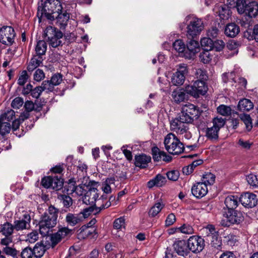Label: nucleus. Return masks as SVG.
<instances>
[{
	"label": "nucleus",
	"mask_w": 258,
	"mask_h": 258,
	"mask_svg": "<svg viewBox=\"0 0 258 258\" xmlns=\"http://www.w3.org/2000/svg\"><path fill=\"white\" fill-rule=\"evenodd\" d=\"M15 118V112L12 109H9L0 116V121H5L9 122L13 120Z\"/></svg>",
	"instance_id": "c03bdc74"
},
{
	"label": "nucleus",
	"mask_w": 258,
	"mask_h": 258,
	"mask_svg": "<svg viewBox=\"0 0 258 258\" xmlns=\"http://www.w3.org/2000/svg\"><path fill=\"white\" fill-rule=\"evenodd\" d=\"M58 198L62 202L63 206L66 208H69L73 204V200L72 198L66 195H60Z\"/></svg>",
	"instance_id": "09e8293b"
},
{
	"label": "nucleus",
	"mask_w": 258,
	"mask_h": 258,
	"mask_svg": "<svg viewBox=\"0 0 258 258\" xmlns=\"http://www.w3.org/2000/svg\"><path fill=\"white\" fill-rule=\"evenodd\" d=\"M100 201L101 202V204L99 206H97L96 209L98 211L96 212V213H100L102 210L109 208L111 205L110 201H104L103 196H102V199H98V202Z\"/></svg>",
	"instance_id": "13d9d810"
},
{
	"label": "nucleus",
	"mask_w": 258,
	"mask_h": 258,
	"mask_svg": "<svg viewBox=\"0 0 258 258\" xmlns=\"http://www.w3.org/2000/svg\"><path fill=\"white\" fill-rule=\"evenodd\" d=\"M164 207V204L162 202L155 203L149 210V216L151 218L156 217Z\"/></svg>",
	"instance_id": "473e14b6"
},
{
	"label": "nucleus",
	"mask_w": 258,
	"mask_h": 258,
	"mask_svg": "<svg viewBox=\"0 0 258 258\" xmlns=\"http://www.w3.org/2000/svg\"><path fill=\"white\" fill-rule=\"evenodd\" d=\"M187 244L189 251L195 253H199L205 246V239L201 236L194 235L188 238Z\"/></svg>",
	"instance_id": "9b49d317"
},
{
	"label": "nucleus",
	"mask_w": 258,
	"mask_h": 258,
	"mask_svg": "<svg viewBox=\"0 0 258 258\" xmlns=\"http://www.w3.org/2000/svg\"><path fill=\"white\" fill-rule=\"evenodd\" d=\"M151 157L146 155H140L135 156V165L141 168H146L151 161Z\"/></svg>",
	"instance_id": "393cba45"
},
{
	"label": "nucleus",
	"mask_w": 258,
	"mask_h": 258,
	"mask_svg": "<svg viewBox=\"0 0 258 258\" xmlns=\"http://www.w3.org/2000/svg\"><path fill=\"white\" fill-rule=\"evenodd\" d=\"M29 78V76L26 71H22L21 75L20 76L18 80V84L20 86L24 85Z\"/></svg>",
	"instance_id": "338daca9"
},
{
	"label": "nucleus",
	"mask_w": 258,
	"mask_h": 258,
	"mask_svg": "<svg viewBox=\"0 0 258 258\" xmlns=\"http://www.w3.org/2000/svg\"><path fill=\"white\" fill-rule=\"evenodd\" d=\"M166 181L167 180L165 176L158 174L154 178L148 182L147 185L149 188H151L155 186L162 187L166 184Z\"/></svg>",
	"instance_id": "4be33fe9"
},
{
	"label": "nucleus",
	"mask_w": 258,
	"mask_h": 258,
	"mask_svg": "<svg viewBox=\"0 0 258 258\" xmlns=\"http://www.w3.org/2000/svg\"><path fill=\"white\" fill-rule=\"evenodd\" d=\"M218 113L223 116H228L231 114V109L230 107L225 105H220L217 108Z\"/></svg>",
	"instance_id": "8fccbe9b"
},
{
	"label": "nucleus",
	"mask_w": 258,
	"mask_h": 258,
	"mask_svg": "<svg viewBox=\"0 0 258 258\" xmlns=\"http://www.w3.org/2000/svg\"><path fill=\"white\" fill-rule=\"evenodd\" d=\"M174 101L176 103H180L185 98V94L180 90H174L171 94Z\"/></svg>",
	"instance_id": "a19ab883"
},
{
	"label": "nucleus",
	"mask_w": 258,
	"mask_h": 258,
	"mask_svg": "<svg viewBox=\"0 0 258 258\" xmlns=\"http://www.w3.org/2000/svg\"><path fill=\"white\" fill-rule=\"evenodd\" d=\"M215 180V176L211 172H207L203 175L202 182L205 183L207 186L208 185H213Z\"/></svg>",
	"instance_id": "79ce46f5"
},
{
	"label": "nucleus",
	"mask_w": 258,
	"mask_h": 258,
	"mask_svg": "<svg viewBox=\"0 0 258 258\" xmlns=\"http://www.w3.org/2000/svg\"><path fill=\"white\" fill-rule=\"evenodd\" d=\"M22 258H33L35 257L32 248L27 246L24 248L20 254Z\"/></svg>",
	"instance_id": "864d4df0"
},
{
	"label": "nucleus",
	"mask_w": 258,
	"mask_h": 258,
	"mask_svg": "<svg viewBox=\"0 0 258 258\" xmlns=\"http://www.w3.org/2000/svg\"><path fill=\"white\" fill-rule=\"evenodd\" d=\"M11 128L10 123L7 121H0V134L2 135L9 133Z\"/></svg>",
	"instance_id": "3c124183"
},
{
	"label": "nucleus",
	"mask_w": 258,
	"mask_h": 258,
	"mask_svg": "<svg viewBox=\"0 0 258 258\" xmlns=\"http://www.w3.org/2000/svg\"><path fill=\"white\" fill-rule=\"evenodd\" d=\"M31 218L29 214H25L22 219L15 220L13 227L16 231L23 230L30 227Z\"/></svg>",
	"instance_id": "a211bd4d"
},
{
	"label": "nucleus",
	"mask_w": 258,
	"mask_h": 258,
	"mask_svg": "<svg viewBox=\"0 0 258 258\" xmlns=\"http://www.w3.org/2000/svg\"><path fill=\"white\" fill-rule=\"evenodd\" d=\"M197 38H187L185 54H183V57L190 59L194 57L200 49V45Z\"/></svg>",
	"instance_id": "f8f14e48"
},
{
	"label": "nucleus",
	"mask_w": 258,
	"mask_h": 258,
	"mask_svg": "<svg viewBox=\"0 0 258 258\" xmlns=\"http://www.w3.org/2000/svg\"><path fill=\"white\" fill-rule=\"evenodd\" d=\"M16 33L11 26H4L0 29V42L3 44L11 46L14 43Z\"/></svg>",
	"instance_id": "1a4fd4ad"
},
{
	"label": "nucleus",
	"mask_w": 258,
	"mask_h": 258,
	"mask_svg": "<svg viewBox=\"0 0 258 258\" xmlns=\"http://www.w3.org/2000/svg\"><path fill=\"white\" fill-rule=\"evenodd\" d=\"M58 212V209L51 205L42 215L39 222V231L42 235H47L56 226Z\"/></svg>",
	"instance_id": "f257e3e1"
},
{
	"label": "nucleus",
	"mask_w": 258,
	"mask_h": 258,
	"mask_svg": "<svg viewBox=\"0 0 258 258\" xmlns=\"http://www.w3.org/2000/svg\"><path fill=\"white\" fill-rule=\"evenodd\" d=\"M240 119L244 123L246 128L249 131L252 128V121L251 117L249 114L242 113L239 115Z\"/></svg>",
	"instance_id": "37998d69"
},
{
	"label": "nucleus",
	"mask_w": 258,
	"mask_h": 258,
	"mask_svg": "<svg viewBox=\"0 0 258 258\" xmlns=\"http://www.w3.org/2000/svg\"><path fill=\"white\" fill-rule=\"evenodd\" d=\"M246 180L251 186H258V178L255 175L250 174L246 177Z\"/></svg>",
	"instance_id": "0e129e2a"
},
{
	"label": "nucleus",
	"mask_w": 258,
	"mask_h": 258,
	"mask_svg": "<svg viewBox=\"0 0 258 258\" xmlns=\"http://www.w3.org/2000/svg\"><path fill=\"white\" fill-rule=\"evenodd\" d=\"M199 111L197 107L192 104L184 105L179 117L182 121H184L186 124L192 123L195 118L199 116Z\"/></svg>",
	"instance_id": "423d86ee"
},
{
	"label": "nucleus",
	"mask_w": 258,
	"mask_h": 258,
	"mask_svg": "<svg viewBox=\"0 0 258 258\" xmlns=\"http://www.w3.org/2000/svg\"><path fill=\"white\" fill-rule=\"evenodd\" d=\"M55 19L56 20V24L60 29H64L67 25L68 22L70 19V14L66 11L64 12L61 11L56 14Z\"/></svg>",
	"instance_id": "412c9836"
},
{
	"label": "nucleus",
	"mask_w": 258,
	"mask_h": 258,
	"mask_svg": "<svg viewBox=\"0 0 258 258\" xmlns=\"http://www.w3.org/2000/svg\"><path fill=\"white\" fill-rule=\"evenodd\" d=\"M177 229L179 232L184 234H192L194 233L192 226L188 224H183L181 227L178 228Z\"/></svg>",
	"instance_id": "4d7b16f0"
},
{
	"label": "nucleus",
	"mask_w": 258,
	"mask_h": 258,
	"mask_svg": "<svg viewBox=\"0 0 258 258\" xmlns=\"http://www.w3.org/2000/svg\"><path fill=\"white\" fill-rule=\"evenodd\" d=\"M194 84L197 90L198 97L200 95H204L207 93L208 87L206 85L205 82L201 80H197L194 82Z\"/></svg>",
	"instance_id": "f704fd0d"
},
{
	"label": "nucleus",
	"mask_w": 258,
	"mask_h": 258,
	"mask_svg": "<svg viewBox=\"0 0 258 258\" xmlns=\"http://www.w3.org/2000/svg\"><path fill=\"white\" fill-rule=\"evenodd\" d=\"M204 232H205V237L207 240V238H210L217 231L216 229L213 225H207L204 229Z\"/></svg>",
	"instance_id": "5fc2aeb1"
},
{
	"label": "nucleus",
	"mask_w": 258,
	"mask_h": 258,
	"mask_svg": "<svg viewBox=\"0 0 258 258\" xmlns=\"http://www.w3.org/2000/svg\"><path fill=\"white\" fill-rule=\"evenodd\" d=\"M97 206H92L90 205V206L84 209L83 211L79 213V214L81 215L82 216L81 217V219L82 221L85 219L88 218L92 213H93L94 215L98 214L99 213H96L98 210H97Z\"/></svg>",
	"instance_id": "4c0bfd02"
},
{
	"label": "nucleus",
	"mask_w": 258,
	"mask_h": 258,
	"mask_svg": "<svg viewBox=\"0 0 258 258\" xmlns=\"http://www.w3.org/2000/svg\"><path fill=\"white\" fill-rule=\"evenodd\" d=\"M201 46L204 47V50H211L213 48V41L210 37H205L201 40Z\"/></svg>",
	"instance_id": "de8ad7c7"
},
{
	"label": "nucleus",
	"mask_w": 258,
	"mask_h": 258,
	"mask_svg": "<svg viewBox=\"0 0 258 258\" xmlns=\"http://www.w3.org/2000/svg\"><path fill=\"white\" fill-rule=\"evenodd\" d=\"M223 80L225 83L228 82H233L236 83L237 81L235 80V74L234 72L230 73H226L223 75Z\"/></svg>",
	"instance_id": "bf43d9fd"
},
{
	"label": "nucleus",
	"mask_w": 258,
	"mask_h": 258,
	"mask_svg": "<svg viewBox=\"0 0 258 258\" xmlns=\"http://www.w3.org/2000/svg\"><path fill=\"white\" fill-rule=\"evenodd\" d=\"M239 202V198L236 196L229 195L225 199L224 204L228 209V211L235 210Z\"/></svg>",
	"instance_id": "b1692460"
},
{
	"label": "nucleus",
	"mask_w": 258,
	"mask_h": 258,
	"mask_svg": "<svg viewBox=\"0 0 258 258\" xmlns=\"http://www.w3.org/2000/svg\"><path fill=\"white\" fill-rule=\"evenodd\" d=\"M164 144L166 150L169 153L176 155L183 152L184 146L176 136L173 133H169L165 137Z\"/></svg>",
	"instance_id": "20e7f679"
},
{
	"label": "nucleus",
	"mask_w": 258,
	"mask_h": 258,
	"mask_svg": "<svg viewBox=\"0 0 258 258\" xmlns=\"http://www.w3.org/2000/svg\"><path fill=\"white\" fill-rule=\"evenodd\" d=\"M216 9L218 10V16L222 20L225 21L229 19L231 15L230 10L228 6L226 5H221L217 6Z\"/></svg>",
	"instance_id": "7c9ffc66"
},
{
	"label": "nucleus",
	"mask_w": 258,
	"mask_h": 258,
	"mask_svg": "<svg viewBox=\"0 0 258 258\" xmlns=\"http://www.w3.org/2000/svg\"><path fill=\"white\" fill-rule=\"evenodd\" d=\"M219 33V30L216 26L211 27L207 32V35L211 38H216Z\"/></svg>",
	"instance_id": "69168bd1"
},
{
	"label": "nucleus",
	"mask_w": 258,
	"mask_h": 258,
	"mask_svg": "<svg viewBox=\"0 0 258 258\" xmlns=\"http://www.w3.org/2000/svg\"><path fill=\"white\" fill-rule=\"evenodd\" d=\"M166 175L169 180L176 181L179 176V172L177 170L169 171L166 173Z\"/></svg>",
	"instance_id": "680f3d73"
},
{
	"label": "nucleus",
	"mask_w": 258,
	"mask_h": 258,
	"mask_svg": "<svg viewBox=\"0 0 258 258\" xmlns=\"http://www.w3.org/2000/svg\"><path fill=\"white\" fill-rule=\"evenodd\" d=\"M87 166L84 163L82 162H79L78 165H77V174L79 176L78 177V181L80 180L83 183V181H82V179L85 180L86 178H87Z\"/></svg>",
	"instance_id": "c85d7f7f"
},
{
	"label": "nucleus",
	"mask_w": 258,
	"mask_h": 258,
	"mask_svg": "<svg viewBox=\"0 0 258 258\" xmlns=\"http://www.w3.org/2000/svg\"><path fill=\"white\" fill-rule=\"evenodd\" d=\"M206 240L210 242L212 246L217 248L220 247L222 243L220 238L219 237L218 231H216L215 233L210 238H207Z\"/></svg>",
	"instance_id": "58836bf2"
},
{
	"label": "nucleus",
	"mask_w": 258,
	"mask_h": 258,
	"mask_svg": "<svg viewBox=\"0 0 258 258\" xmlns=\"http://www.w3.org/2000/svg\"><path fill=\"white\" fill-rule=\"evenodd\" d=\"M173 247L179 255L185 257L189 253L187 243L184 240H176L173 244Z\"/></svg>",
	"instance_id": "dca6fc26"
},
{
	"label": "nucleus",
	"mask_w": 258,
	"mask_h": 258,
	"mask_svg": "<svg viewBox=\"0 0 258 258\" xmlns=\"http://www.w3.org/2000/svg\"><path fill=\"white\" fill-rule=\"evenodd\" d=\"M170 130L177 135H182L185 139L190 138L191 135L188 131V127L184 121H182L178 117L170 121Z\"/></svg>",
	"instance_id": "0eeeda50"
},
{
	"label": "nucleus",
	"mask_w": 258,
	"mask_h": 258,
	"mask_svg": "<svg viewBox=\"0 0 258 258\" xmlns=\"http://www.w3.org/2000/svg\"><path fill=\"white\" fill-rule=\"evenodd\" d=\"M2 252L8 255H10L14 257L18 253V251L15 248L9 246L4 247L2 249Z\"/></svg>",
	"instance_id": "e2e57ef3"
},
{
	"label": "nucleus",
	"mask_w": 258,
	"mask_h": 258,
	"mask_svg": "<svg viewBox=\"0 0 258 258\" xmlns=\"http://www.w3.org/2000/svg\"><path fill=\"white\" fill-rule=\"evenodd\" d=\"M81 216V215L78 214L68 213L66 217V221L68 225L74 226L77 224L83 221Z\"/></svg>",
	"instance_id": "cd10ccee"
},
{
	"label": "nucleus",
	"mask_w": 258,
	"mask_h": 258,
	"mask_svg": "<svg viewBox=\"0 0 258 258\" xmlns=\"http://www.w3.org/2000/svg\"><path fill=\"white\" fill-rule=\"evenodd\" d=\"M253 107V105L252 102L246 98L241 99L238 104V109L240 111H248Z\"/></svg>",
	"instance_id": "c756f323"
},
{
	"label": "nucleus",
	"mask_w": 258,
	"mask_h": 258,
	"mask_svg": "<svg viewBox=\"0 0 258 258\" xmlns=\"http://www.w3.org/2000/svg\"><path fill=\"white\" fill-rule=\"evenodd\" d=\"M213 126L206 130L205 136L210 140H217L218 138L219 130L225 123V120L222 117H215L213 119Z\"/></svg>",
	"instance_id": "6e6552de"
},
{
	"label": "nucleus",
	"mask_w": 258,
	"mask_h": 258,
	"mask_svg": "<svg viewBox=\"0 0 258 258\" xmlns=\"http://www.w3.org/2000/svg\"><path fill=\"white\" fill-rule=\"evenodd\" d=\"M212 56L213 55L211 54L209 50H203L199 55L201 61L204 63H209L212 59Z\"/></svg>",
	"instance_id": "a18cd8bd"
},
{
	"label": "nucleus",
	"mask_w": 258,
	"mask_h": 258,
	"mask_svg": "<svg viewBox=\"0 0 258 258\" xmlns=\"http://www.w3.org/2000/svg\"><path fill=\"white\" fill-rule=\"evenodd\" d=\"M46 50V43L44 40H39L35 47V55L42 57V55H45Z\"/></svg>",
	"instance_id": "c9c22d12"
},
{
	"label": "nucleus",
	"mask_w": 258,
	"mask_h": 258,
	"mask_svg": "<svg viewBox=\"0 0 258 258\" xmlns=\"http://www.w3.org/2000/svg\"><path fill=\"white\" fill-rule=\"evenodd\" d=\"M152 157L154 161L159 162L163 160L166 162H170L171 160V157L167 155V154L155 147H153L152 149Z\"/></svg>",
	"instance_id": "6ab92c4d"
},
{
	"label": "nucleus",
	"mask_w": 258,
	"mask_h": 258,
	"mask_svg": "<svg viewBox=\"0 0 258 258\" xmlns=\"http://www.w3.org/2000/svg\"><path fill=\"white\" fill-rule=\"evenodd\" d=\"M24 103L23 99L21 97H18L15 98L11 103V106L13 108L19 109L21 107Z\"/></svg>",
	"instance_id": "774afa93"
},
{
	"label": "nucleus",
	"mask_w": 258,
	"mask_h": 258,
	"mask_svg": "<svg viewBox=\"0 0 258 258\" xmlns=\"http://www.w3.org/2000/svg\"><path fill=\"white\" fill-rule=\"evenodd\" d=\"M248 0H236V7L237 11L239 14H243L245 12V10L247 7Z\"/></svg>",
	"instance_id": "49530a36"
},
{
	"label": "nucleus",
	"mask_w": 258,
	"mask_h": 258,
	"mask_svg": "<svg viewBox=\"0 0 258 258\" xmlns=\"http://www.w3.org/2000/svg\"><path fill=\"white\" fill-rule=\"evenodd\" d=\"M184 22L186 25L187 38H197L204 29V24L202 19L194 15L187 16Z\"/></svg>",
	"instance_id": "7ed1b4c3"
},
{
	"label": "nucleus",
	"mask_w": 258,
	"mask_h": 258,
	"mask_svg": "<svg viewBox=\"0 0 258 258\" xmlns=\"http://www.w3.org/2000/svg\"><path fill=\"white\" fill-rule=\"evenodd\" d=\"M71 232V230L66 227L59 229L57 232L54 233L50 236V246L54 247L57 244L61 239L64 238Z\"/></svg>",
	"instance_id": "2eb2a0df"
},
{
	"label": "nucleus",
	"mask_w": 258,
	"mask_h": 258,
	"mask_svg": "<svg viewBox=\"0 0 258 258\" xmlns=\"http://www.w3.org/2000/svg\"><path fill=\"white\" fill-rule=\"evenodd\" d=\"M173 47L177 51L179 55L183 57V54H185L186 46L183 41L181 39L176 40L173 44Z\"/></svg>",
	"instance_id": "72a5a7b5"
},
{
	"label": "nucleus",
	"mask_w": 258,
	"mask_h": 258,
	"mask_svg": "<svg viewBox=\"0 0 258 258\" xmlns=\"http://www.w3.org/2000/svg\"><path fill=\"white\" fill-rule=\"evenodd\" d=\"M55 86L49 80L44 81L41 85L43 91H46L47 92H52L54 90Z\"/></svg>",
	"instance_id": "052dcab7"
},
{
	"label": "nucleus",
	"mask_w": 258,
	"mask_h": 258,
	"mask_svg": "<svg viewBox=\"0 0 258 258\" xmlns=\"http://www.w3.org/2000/svg\"><path fill=\"white\" fill-rule=\"evenodd\" d=\"M43 59L42 56L38 55H34L30 59L28 66L27 70L29 72H31L38 67L42 64Z\"/></svg>",
	"instance_id": "a878e982"
},
{
	"label": "nucleus",
	"mask_w": 258,
	"mask_h": 258,
	"mask_svg": "<svg viewBox=\"0 0 258 258\" xmlns=\"http://www.w3.org/2000/svg\"><path fill=\"white\" fill-rule=\"evenodd\" d=\"M44 36L45 38L48 42L55 36L57 37V38H62L63 34L60 30L55 27L49 26L47 27L44 30Z\"/></svg>",
	"instance_id": "aec40b11"
},
{
	"label": "nucleus",
	"mask_w": 258,
	"mask_h": 258,
	"mask_svg": "<svg viewBox=\"0 0 258 258\" xmlns=\"http://www.w3.org/2000/svg\"><path fill=\"white\" fill-rule=\"evenodd\" d=\"M184 91L188 94L195 97H198L197 90L196 87L194 83L192 85H187L185 87Z\"/></svg>",
	"instance_id": "603ef678"
},
{
	"label": "nucleus",
	"mask_w": 258,
	"mask_h": 258,
	"mask_svg": "<svg viewBox=\"0 0 258 258\" xmlns=\"http://www.w3.org/2000/svg\"><path fill=\"white\" fill-rule=\"evenodd\" d=\"M196 76L198 80L205 81L208 80V76L206 71L202 69H198L196 71Z\"/></svg>",
	"instance_id": "6e6d98bb"
},
{
	"label": "nucleus",
	"mask_w": 258,
	"mask_h": 258,
	"mask_svg": "<svg viewBox=\"0 0 258 258\" xmlns=\"http://www.w3.org/2000/svg\"><path fill=\"white\" fill-rule=\"evenodd\" d=\"M35 258H41L44 254L46 249L45 246L40 242H37L32 248Z\"/></svg>",
	"instance_id": "e433bc0d"
},
{
	"label": "nucleus",
	"mask_w": 258,
	"mask_h": 258,
	"mask_svg": "<svg viewBox=\"0 0 258 258\" xmlns=\"http://www.w3.org/2000/svg\"><path fill=\"white\" fill-rule=\"evenodd\" d=\"M250 17H255L258 14V3L255 1L248 2L244 13Z\"/></svg>",
	"instance_id": "bb28decb"
},
{
	"label": "nucleus",
	"mask_w": 258,
	"mask_h": 258,
	"mask_svg": "<svg viewBox=\"0 0 258 258\" xmlns=\"http://www.w3.org/2000/svg\"><path fill=\"white\" fill-rule=\"evenodd\" d=\"M14 230L13 224L9 222H6L1 225L0 233L5 236H11Z\"/></svg>",
	"instance_id": "2f4dec72"
},
{
	"label": "nucleus",
	"mask_w": 258,
	"mask_h": 258,
	"mask_svg": "<svg viewBox=\"0 0 258 258\" xmlns=\"http://www.w3.org/2000/svg\"><path fill=\"white\" fill-rule=\"evenodd\" d=\"M191 190L194 197L200 199L206 195L208 192V187L205 183L199 182L192 186Z\"/></svg>",
	"instance_id": "f3484780"
},
{
	"label": "nucleus",
	"mask_w": 258,
	"mask_h": 258,
	"mask_svg": "<svg viewBox=\"0 0 258 258\" xmlns=\"http://www.w3.org/2000/svg\"><path fill=\"white\" fill-rule=\"evenodd\" d=\"M188 73L186 64L182 63L178 66L176 72L173 74L171 83L175 86L182 85L185 79V77Z\"/></svg>",
	"instance_id": "9d476101"
},
{
	"label": "nucleus",
	"mask_w": 258,
	"mask_h": 258,
	"mask_svg": "<svg viewBox=\"0 0 258 258\" xmlns=\"http://www.w3.org/2000/svg\"><path fill=\"white\" fill-rule=\"evenodd\" d=\"M243 220L244 217L241 212L235 210H230L223 214V218L220 224L223 227H229L232 224H238Z\"/></svg>",
	"instance_id": "39448f33"
},
{
	"label": "nucleus",
	"mask_w": 258,
	"mask_h": 258,
	"mask_svg": "<svg viewBox=\"0 0 258 258\" xmlns=\"http://www.w3.org/2000/svg\"><path fill=\"white\" fill-rule=\"evenodd\" d=\"M62 7L59 0H46L38 8L37 16L39 22L43 18L52 21L55 19V14L60 12Z\"/></svg>",
	"instance_id": "f03ea898"
},
{
	"label": "nucleus",
	"mask_w": 258,
	"mask_h": 258,
	"mask_svg": "<svg viewBox=\"0 0 258 258\" xmlns=\"http://www.w3.org/2000/svg\"><path fill=\"white\" fill-rule=\"evenodd\" d=\"M51 184L50 187L58 190L60 189L63 185V180L60 177H58L57 176H52Z\"/></svg>",
	"instance_id": "ea45409f"
},
{
	"label": "nucleus",
	"mask_w": 258,
	"mask_h": 258,
	"mask_svg": "<svg viewBox=\"0 0 258 258\" xmlns=\"http://www.w3.org/2000/svg\"><path fill=\"white\" fill-rule=\"evenodd\" d=\"M240 32L239 26L235 23H231L226 25L224 33L229 37L233 38L235 37Z\"/></svg>",
	"instance_id": "5701e85b"
},
{
	"label": "nucleus",
	"mask_w": 258,
	"mask_h": 258,
	"mask_svg": "<svg viewBox=\"0 0 258 258\" xmlns=\"http://www.w3.org/2000/svg\"><path fill=\"white\" fill-rule=\"evenodd\" d=\"M239 202L244 207L251 208L256 206L257 199L255 195L247 192L241 195Z\"/></svg>",
	"instance_id": "4468645a"
},
{
	"label": "nucleus",
	"mask_w": 258,
	"mask_h": 258,
	"mask_svg": "<svg viewBox=\"0 0 258 258\" xmlns=\"http://www.w3.org/2000/svg\"><path fill=\"white\" fill-rule=\"evenodd\" d=\"M98 192L99 190L97 188L90 187L83 198V203L86 205L96 206L95 203L97 200L99 199V193Z\"/></svg>",
	"instance_id": "ddd939ff"
}]
</instances>
